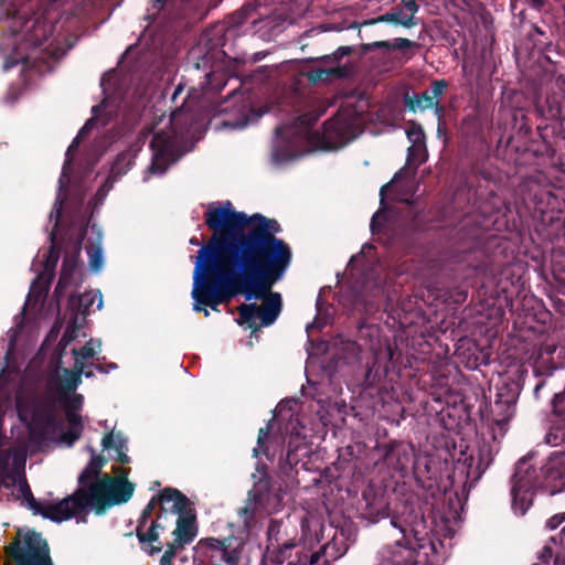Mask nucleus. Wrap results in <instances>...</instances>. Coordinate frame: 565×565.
Listing matches in <instances>:
<instances>
[{
	"label": "nucleus",
	"instance_id": "nucleus-1",
	"mask_svg": "<svg viewBox=\"0 0 565 565\" xmlns=\"http://www.w3.org/2000/svg\"><path fill=\"white\" fill-rule=\"evenodd\" d=\"M205 222L215 233L194 262L193 309L207 317L210 311L201 305L217 310L242 285L247 301L263 299V305H242L237 323L248 328L256 327L258 320L262 327L273 324L281 310V297L267 292L284 277L291 262L289 246L274 236L277 222L260 214L236 212L230 201L211 204Z\"/></svg>",
	"mask_w": 565,
	"mask_h": 565
},
{
	"label": "nucleus",
	"instance_id": "nucleus-2",
	"mask_svg": "<svg viewBox=\"0 0 565 565\" xmlns=\"http://www.w3.org/2000/svg\"><path fill=\"white\" fill-rule=\"evenodd\" d=\"M36 7L35 0H0L12 45V53L6 56L3 63L4 70L19 62L36 58L38 51L53 58H58L66 52L67 49L55 46L53 38V23L60 14L58 1L54 0L41 12L34 11Z\"/></svg>",
	"mask_w": 565,
	"mask_h": 565
},
{
	"label": "nucleus",
	"instance_id": "nucleus-3",
	"mask_svg": "<svg viewBox=\"0 0 565 565\" xmlns=\"http://www.w3.org/2000/svg\"><path fill=\"white\" fill-rule=\"evenodd\" d=\"M86 449L90 452V460L79 475L78 490L57 503L32 505L36 513L60 523L85 513L88 508L102 513L106 508L127 502L130 499L135 489L134 484L120 477L99 476L105 459L96 455L92 447L88 446Z\"/></svg>",
	"mask_w": 565,
	"mask_h": 565
},
{
	"label": "nucleus",
	"instance_id": "nucleus-4",
	"mask_svg": "<svg viewBox=\"0 0 565 565\" xmlns=\"http://www.w3.org/2000/svg\"><path fill=\"white\" fill-rule=\"evenodd\" d=\"M102 351V341L90 338L81 347H73L71 352L74 356V370L56 367L49 376L47 385L50 391L57 395L61 404L65 407L67 430L61 434L60 441L66 446H72L79 437L83 430V423L77 409L83 404V396L73 394L82 383V375L93 376L92 371H85L90 365V361Z\"/></svg>",
	"mask_w": 565,
	"mask_h": 565
},
{
	"label": "nucleus",
	"instance_id": "nucleus-5",
	"mask_svg": "<svg viewBox=\"0 0 565 565\" xmlns=\"http://www.w3.org/2000/svg\"><path fill=\"white\" fill-rule=\"evenodd\" d=\"M194 120L191 113L190 102L186 100L180 109L170 114L169 117L161 115L150 128L152 134L151 149L152 162L147 169L143 180L150 175H161L168 167L174 163L183 153L180 141L189 122Z\"/></svg>",
	"mask_w": 565,
	"mask_h": 565
},
{
	"label": "nucleus",
	"instance_id": "nucleus-6",
	"mask_svg": "<svg viewBox=\"0 0 565 565\" xmlns=\"http://www.w3.org/2000/svg\"><path fill=\"white\" fill-rule=\"evenodd\" d=\"M318 116L303 115L294 124L277 128L271 151V163L276 167L292 162L308 151L312 143V124Z\"/></svg>",
	"mask_w": 565,
	"mask_h": 565
},
{
	"label": "nucleus",
	"instance_id": "nucleus-7",
	"mask_svg": "<svg viewBox=\"0 0 565 565\" xmlns=\"http://www.w3.org/2000/svg\"><path fill=\"white\" fill-rule=\"evenodd\" d=\"M14 404L19 419L26 426L33 440L42 441L56 433L52 409L38 404L30 393L18 391Z\"/></svg>",
	"mask_w": 565,
	"mask_h": 565
},
{
	"label": "nucleus",
	"instance_id": "nucleus-8",
	"mask_svg": "<svg viewBox=\"0 0 565 565\" xmlns=\"http://www.w3.org/2000/svg\"><path fill=\"white\" fill-rule=\"evenodd\" d=\"M362 122L349 107L342 108L333 119L324 124L323 147L328 150L342 148L361 134Z\"/></svg>",
	"mask_w": 565,
	"mask_h": 565
},
{
	"label": "nucleus",
	"instance_id": "nucleus-9",
	"mask_svg": "<svg viewBox=\"0 0 565 565\" xmlns=\"http://www.w3.org/2000/svg\"><path fill=\"white\" fill-rule=\"evenodd\" d=\"M11 553L18 565H53L47 543L34 531H19Z\"/></svg>",
	"mask_w": 565,
	"mask_h": 565
},
{
	"label": "nucleus",
	"instance_id": "nucleus-10",
	"mask_svg": "<svg viewBox=\"0 0 565 565\" xmlns=\"http://www.w3.org/2000/svg\"><path fill=\"white\" fill-rule=\"evenodd\" d=\"M108 107V104L106 100H104L100 105L93 107V117L87 120V122L84 125V127L79 130L76 138L73 140L71 146L68 147L66 151V159L63 166L62 174L58 180V193L53 206L52 212L50 213V220L54 221V227L58 224V218L61 215V211L63 207V201H64V191L68 183V173H70V164L73 159V151L78 146L79 140L85 136V134L93 128L97 122H100L102 125H106L107 119H105L100 113L103 110H106Z\"/></svg>",
	"mask_w": 565,
	"mask_h": 565
},
{
	"label": "nucleus",
	"instance_id": "nucleus-11",
	"mask_svg": "<svg viewBox=\"0 0 565 565\" xmlns=\"http://www.w3.org/2000/svg\"><path fill=\"white\" fill-rule=\"evenodd\" d=\"M535 470L527 466L524 460L518 462L513 477L512 498L513 510L523 515L532 504Z\"/></svg>",
	"mask_w": 565,
	"mask_h": 565
},
{
	"label": "nucleus",
	"instance_id": "nucleus-12",
	"mask_svg": "<svg viewBox=\"0 0 565 565\" xmlns=\"http://www.w3.org/2000/svg\"><path fill=\"white\" fill-rule=\"evenodd\" d=\"M415 169L404 168L394 179L382 186L381 189V205L384 206L385 196L388 193H394L395 199L399 202L412 204L413 196L418 189V183L415 178Z\"/></svg>",
	"mask_w": 565,
	"mask_h": 565
},
{
	"label": "nucleus",
	"instance_id": "nucleus-13",
	"mask_svg": "<svg viewBox=\"0 0 565 565\" xmlns=\"http://www.w3.org/2000/svg\"><path fill=\"white\" fill-rule=\"evenodd\" d=\"M392 525L398 531L401 539L395 540L394 546L387 545L380 552L383 562L391 563L393 565H417V552L415 547L411 545L408 541L402 543L401 540H406L405 530L397 526L395 521H392Z\"/></svg>",
	"mask_w": 565,
	"mask_h": 565
},
{
	"label": "nucleus",
	"instance_id": "nucleus-14",
	"mask_svg": "<svg viewBox=\"0 0 565 565\" xmlns=\"http://www.w3.org/2000/svg\"><path fill=\"white\" fill-rule=\"evenodd\" d=\"M138 150L139 148L134 150L130 149L117 156V158L110 167L107 179L104 181V183L99 186L97 191L96 204L102 203L108 194V192L113 189L115 182L130 170Z\"/></svg>",
	"mask_w": 565,
	"mask_h": 565
},
{
	"label": "nucleus",
	"instance_id": "nucleus-15",
	"mask_svg": "<svg viewBox=\"0 0 565 565\" xmlns=\"http://www.w3.org/2000/svg\"><path fill=\"white\" fill-rule=\"evenodd\" d=\"M267 490V482L259 481L254 486V488L249 491V501L245 508L241 510V514L244 518V523L247 525L248 520L252 515L257 511L258 507L265 510L267 513H273L277 510L279 498L269 497V494H264L263 491Z\"/></svg>",
	"mask_w": 565,
	"mask_h": 565
},
{
	"label": "nucleus",
	"instance_id": "nucleus-16",
	"mask_svg": "<svg viewBox=\"0 0 565 565\" xmlns=\"http://www.w3.org/2000/svg\"><path fill=\"white\" fill-rule=\"evenodd\" d=\"M561 543L552 537L543 547L539 563L533 565H565V526L561 531Z\"/></svg>",
	"mask_w": 565,
	"mask_h": 565
},
{
	"label": "nucleus",
	"instance_id": "nucleus-17",
	"mask_svg": "<svg viewBox=\"0 0 565 565\" xmlns=\"http://www.w3.org/2000/svg\"><path fill=\"white\" fill-rule=\"evenodd\" d=\"M195 516L190 512L180 513L177 519V527L173 531L174 542L177 546L189 544L195 536Z\"/></svg>",
	"mask_w": 565,
	"mask_h": 565
},
{
	"label": "nucleus",
	"instance_id": "nucleus-18",
	"mask_svg": "<svg viewBox=\"0 0 565 565\" xmlns=\"http://www.w3.org/2000/svg\"><path fill=\"white\" fill-rule=\"evenodd\" d=\"M186 498L182 495L179 491L173 489H166L160 494V504L161 509L167 513H173L180 515V513L188 512L185 510L186 507Z\"/></svg>",
	"mask_w": 565,
	"mask_h": 565
},
{
	"label": "nucleus",
	"instance_id": "nucleus-19",
	"mask_svg": "<svg viewBox=\"0 0 565 565\" xmlns=\"http://www.w3.org/2000/svg\"><path fill=\"white\" fill-rule=\"evenodd\" d=\"M81 253V247H75V253L72 256H66L63 260L61 276L55 289V294L61 296L68 285L72 282L73 275L78 265V257Z\"/></svg>",
	"mask_w": 565,
	"mask_h": 565
},
{
	"label": "nucleus",
	"instance_id": "nucleus-20",
	"mask_svg": "<svg viewBox=\"0 0 565 565\" xmlns=\"http://www.w3.org/2000/svg\"><path fill=\"white\" fill-rule=\"evenodd\" d=\"M406 106L413 111L435 108L438 116L441 113L438 100H435V97L428 90L422 94H414L413 96L407 95Z\"/></svg>",
	"mask_w": 565,
	"mask_h": 565
},
{
	"label": "nucleus",
	"instance_id": "nucleus-21",
	"mask_svg": "<svg viewBox=\"0 0 565 565\" xmlns=\"http://www.w3.org/2000/svg\"><path fill=\"white\" fill-rule=\"evenodd\" d=\"M545 473L548 480H561L559 489L552 490L551 493L565 490V454L551 458L545 466Z\"/></svg>",
	"mask_w": 565,
	"mask_h": 565
},
{
	"label": "nucleus",
	"instance_id": "nucleus-22",
	"mask_svg": "<svg viewBox=\"0 0 565 565\" xmlns=\"http://www.w3.org/2000/svg\"><path fill=\"white\" fill-rule=\"evenodd\" d=\"M90 232L96 235V245H92L87 249L89 269L93 273H98L104 267V254L100 246L102 234L95 225L90 227Z\"/></svg>",
	"mask_w": 565,
	"mask_h": 565
},
{
	"label": "nucleus",
	"instance_id": "nucleus-23",
	"mask_svg": "<svg viewBox=\"0 0 565 565\" xmlns=\"http://www.w3.org/2000/svg\"><path fill=\"white\" fill-rule=\"evenodd\" d=\"M102 445L105 450L113 449L118 461L128 462L126 440L120 434L110 433L106 435Z\"/></svg>",
	"mask_w": 565,
	"mask_h": 565
},
{
	"label": "nucleus",
	"instance_id": "nucleus-24",
	"mask_svg": "<svg viewBox=\"0 0 565 565\" xmlns=\"http://www.w3.org/2000/svg\"><path fill=\"white\" fill-rule=\"evenodd\" d=\"M377 22H391V23L399 24V25L407 26V28H409L414 24V23H412V21L408 19V17L405 14L403 9H401V8H395L393 10H391L390 12H387L376 19L371 20L369 23L373 24V23H377Z\"/></svg>",
	"mask_w": 565,
	"mask_h": 565
},
{
	"label": "nucleus",
	"instance_id": "nucleus-25",
	"mask_svg": "<svg viewBox=\"0 0 565 565\" xmlns=\"http://www.w3.org/2000/svg\"><path fill=\"white\" fill-rule=\"evenodd\" d=\"M428 158L427 149H426V142H419L413 143L408 148V156H407V167L412 169V166H415V169L424 163Z\"/></svg>",
	"mask_w": 565,
	"mask_h": 565
},
{
	"label": "nucleus",
	"instance_id": "nucleus-26",
	"mask_svg": "<svg viewBox=\"0 0 565 565\" xmlns=\"http://www.w3.org/2000/svg\"><path fill=\"white\" fill-rule=\"evenodd\" d=\"M81 308H83V315H86L90 311L93 305L96 302V309L100 310L103 308V295L100 290H90L84 292L78 299Z\"/></svg>",
	"mask_w": 565,
	"mask_h": 565
},
{
	"label": "nucleus",
	"instance_id": "nucleus-27",
	"mask_svg": "<svg viewBox=\"0 0 565 565\" xmlns=\"http://www.w3.org/2000/svg\"><path fill=\"white\" fill-rule=\"evenodd\" d=\"M84 320V317L81 320L76 317L68 323L58 343V347L61 349H65L71 342L75 341L78 338L79 329L83 327Z\"/></svg>",
	"mask_w": 565,
	"mask_h": 565
},
{
	"label": "nucleus",
	"instance_id": "nucleus-28",
	"mask_svg": "<svg viewBox=\"0 0 565 565\" xmlns=\"http://www.w3.org/2000/svg\"><path fill=\"white\" fill-rule=\"evenodd\" d=\"M345 75H347V71L341 66H337V67L331 66L328 68L318 67L310 72L309 78L312 82H318V81H322L329 76L342 77Z\"/></svg>",
	"mask_w": 565,
	"mask_h": 565
},
{
	"label": "nucleus",
	"instance_id": "nucleus-29",
	"mask_svg": "<svg viewBox=\"0 0 565 565\" xmlns=\"http://www.w3.org/2000/svg\"><path fill=\"white\" fill-rule=\"evenodd\" d=\"M414 45H415V43L412 42L411 40L397 38V39H394L392 42H390V41L374 42L372 44V47L405 51V50L413 47Z\"/></svg>",
	"mask_w": 565,
	"mask_h": 565
},
{
	"label": "nucleus",
	"instance_id": "nucleus-30",
	"mask_svg": "<svg viewBox=\"0 0 565 565\" xmlns=\"http://www.w3.org/2000/svg\"><path fill=\"white\" fill-rule=\"evenodd\" d=\"M161 525L158 523H152L151 526L143 531L142 529H138V537L140 542L142 543H152L156 542L159 537L158 529H160Z\"/></svg>",
	"mask_w": 565,
	"mask_h": 565
},
{
	"label": "nucleus",
	"instance_id": "nucleus-31",
	"mask_svg": "<svg viewBox=\"0 0 565 565\" xmlns=\"http://www.w3.org/2000/svg\"><path fill=\"white\" fill-rule=\"evenodd\" d=\"M406 135H407V138H408L411 145H413V143L419 145V142H425V134H424L422 126H419V125L412 124L407 128Z\"/></svg>",
	"mask_w": 565,
	"mask_h": 565
},
{
	"label": "nucleus",
	"instance_id": "nucleus-32",
	"mask_svg": "<svg viewBox=\"0 0 565 565\" xmlns=\"http://www.w3.org/2000/svg\"><path fill=\"white\" fill-rule=\"evenodd\" d=\"M384 221H385V213H384V209L382 207V210L377 211L371 220V231L373 233L381 231Z\"/></svg>",
	"mask_w": 565,
	"mask_h": 565
},
{
	"label": "nucleus",
	"instance_id": "nucleus-33",
	"mask_svg": "<svg viewBox=\"0 0 565 565\" xmlns=\"http://www.w3.org/2000/svg\"><path fill=\"white\" fill-rule=\"evenodd\" d=\"M295 546L296 544L292 542L285 543L276 553L274 558L275 562L278 564H282L287 557V553H289Z\"/></svg>",
	"mask_w": 565,
	"mask_h": 565
},
{
	"label": "nucleus",
	"instance_id": "nucleus-34",
	"mask_svg": "<svg viewBox=\"0 0 565 565\" xmlns=\"http://www.w3.org/2000/svg\"><path fill=\"white\" fill-rule=\"evenodd\" d=\"M413 22L414 15L418 11V6L415 0H403V7L401 8Z\"/></svg>",
	"mask_w": 565,
	"mask_h": 565
},
{
	"label": "nucleus",
	"instance_id": "nucleus-35",
	"mask_svg": "<svg viewBox=\"0 0 565 565\" xmlns=\"http://www.w3.org/2000/svg\"><path fill=\"white\" fill-rule=\"evenodd\" d=\"M446 87L447 83L445 81H436L431 84V87L428 92L430 93L431 96L435 97V100H438V97L443 95Z\"/></svg>",
	"mask_w": 565,
	"mask_h": 565
},
{
	"label": "nucleus",
	"instance_id": "nucleus-36",
	"mask_svg": "<svg viewBox=\"0 0 565 565\" xmlns=\"http://www.w3.org/2000/svg\"><path fill=\"white\" fill-rule=\"evenodd\" d=\"M57 258L58 257H57L56 252L54 250V246H52L50 252H49V257H47V259L45 262V265H44V271H46V273L53 271V269L56 266Z\"/></svg>",
	"mask_w": 565,
	"mask_h": 565
},
{
	"label": "nucleus",
	"instance_id": "nucleus-37",
	"mask_svg": "<svg viewBox=\"0 0 565 565\" xmlns=\"http://www.w3.org/2000/svg\"><path fill=\"white\" fill-rule=\"evenodd\" d=\"M270 427L267 425L265 428H260L258 433L257 447L254 448V455L257 456L258 451L263 445V443L267 439L269 435Z\"/></svg>",
	"mask_w": 565,
	"mask_h": 565
},
{
	"label": "nucleus",
	"instance_id": "nucleus-38",
	"mask_svg": "<svg viewBox=\"0 0 565 565\" xmlns=\"http://www.w3.org/2000/svg\"><path fill=\"white\" fill-rule=\"evenodd\" d=\"M174 544L170 545V548L164 552L161 556L159 565H172V558L174 557Z\"/></svg>",
	"mask_w": 565,
	"mask_h": 565
},
{
	"label": "nucleus",
	"instance_id": "nucleus-39",
	"mask_svg": "<svg viewBox=\"0 0 565 565\" xmlns=\"http://www.w3.org/2000/svg\"><path fill=\"white\" fill-rule=\"evenodd\" d=\"M563 522H565V513L555 514L547 521V527L554 530L557 526H559Z\"/></svg>",
	"mask_w": 565,
	"mask_h": 565
},
{
	"label": "nucleus",
	"instance_id": "nucleus-40",
	"mask_svg": "<svg viewBox=\"0 0 565 565\" xmlns=\"http://www.w3.org/2000/svg\"><path fill=\"white\" fill-rule=\"evenodd\" d=\"M319 558H320L319 553H312L310 556L305 555L303 557H299L298 564L299 565H306V564L313 565L319 561Z\"/></svg>",
	"mask_w": 565,
	"mask_h": 565
},
{
	"label": "nucleus",
	"instance_id": "nucleus-41",
	"mask_svg": "<svg viewBox=\"0 0 565 565\" xmlns=\"http://www.w3.org/2000/svg\"><path fill=\"white\" fill-rule=\"evenodd\" d=\"M226 127H230V128H245L247 125H248V120L247 119H244L242 121H238V122H235V124H232V122H225L224 124Z\"/></svg>",
	"mask_w": 565,
	"mask_h": 565
},
{
	"label": "nucleus",
	"instance_id": "nucleus-42",
	"mask_svg": "<svg viewBox=\"0 0 565 565\" xmlns=\"http://www.w3.org/2000/svg\"><path fill=\"white\" fill-rule=\"evenodd\" d=\"M350 49L349 47H340L334 54H333V57L332 60H338L339 57L341 56H344L349 53Z\"/></svg>",
	"mask_w": 565,
	"mask_h": 565
},
{
	"label": "nucleus",
	"instance_id": "nucleus-43",
	"mask_svg": "<svg viewBox=\"0 0 565 565\" xmlns=\"http://www.w3.org/2000/svg\"><path fill=\"white\" fill-rule=\"evenodd\" d=\"M181 92H182V86H181V85H179V86L175 88V90H174V93H173V95H172V99H175V97H177Z\"/></svg>",
	"mask_w": 565,
	"mask_h": 565
},
{
	"label": "nucleus",
	"instance_id": "nucleus-44",
	"mask_svg": "<svg viewBox=\"0 0 565 565\" xmlns=\"http://www.w3.org/2000/svg\"><path fill=\"white\" fill-rule=\"evenodd\" d=\"M161 550V547H151L149 553L152 554L154 552H159Z\"/></svg>",
	"mask_w": 565,
	"mask_h": 565
},
{
	"label": "nucleus",
	"instance_id": "nucleus-45",
	"mask_svg": "<svg viewBox=\"0 0 565 565\" xmlns=\"http://www.w3.org/2000/svg\"><path fill=\"white\" fill-rule=\"evenodd\" d=\"M190 243L193 244V245H199L200 244L199 241L196 238H194V237L190 239Z\"/></svg>",
	"mask_w": 565,
	"mask_h": 565
},
{
	"label": "nucleus",
	"instance_id": "nucleus-46",
	"mask_svg": "<svg viewBox=\"0 0 565 565\" xmlns=\"http://www.w3.org/2000/svg\"><path fill=\"white\" fill-rule=\"evenodd\" d=\"M294 430H295V435L298 437L300 436V433L298 430H296V428L294 427L292 430H291V435L294 434Z\"/></svg>",
	"mask_w": 565,
	"mask_h": 565
},
{
	"label": "nucleus",
	"instance_id": "nucleus-47",
	"mask_svg": "<svg viewBox=\"0 0 565 565\" xmlns=\"http://www.w3.org/2000/svg\"><path fill=\"white\" fill-rule=\"evenodd\" d=\"M562 397H563L562 395H556V396H555V398H554V404H556V402H557L558 399H561Z\"/></svg>",
	"mask_w": 565,
	"mask_h": 565
},
{
	"label": "nucleus",
	"instance_id": "nucleus-48",
	"mask_svg": "<svg viewBox=\"0 0 565 565\" xmlns=\"http://www.w3.org/2000/svg\"><path fill=\"white\" fill-rule=\"evenodd\" d=\"M54 236H55V234H54V232L52 231V232H51V234H50V239H51L52 242L54 241Z\"/></svg>",
	"mask_w": 565,
	"mask_h": 565
},
{
	"label": "nucleus",
	"instance_id": "nucleus-49",
	"mask_svg": "<svg viewBox=\"0 0 565 565\" xmlns=\"http://www.w3.org/2000/svg\"><path fill=\"white\" fill-rule=\"evenodd\" d=\"M97 370H98L99 372H105V370H104V369H103V366H100V365H98V366H97Z\"/></svg>",
	"mask_w": 565,
	"mask_h": 565
},
{
	"label": "nucleus",
	"instance_id": "nucleus-50",
	"mask_svg": "<svg viewBox=\"0 0 565 565\" xmlns=\"http://www.w3.org/2000/svg\"><path fill=\"white\" fill-rule=\"evenodd\" d=\"M14 341H15L14 339H10V347H11V348L13 347V342H14Z\"/></svg>",
	"mask_w": 565,
	"mask_h": 565
},
{
	"label": "nucleus",
	"instance_id": "nucleus-51",
	"mask_svg": "<svg viewBox=\"0 0 565 565\" xmlns=\"http://www.w3.org/2000/svg\"><path fill=\"white\" fill-rule=\"evenodd\" d=\"M113 369H116V365H115V364H111V365L109 366V370H113Z\"/></svg>",
	"mask_w": 565,
	"mask_h": 565
},
{
	"label": "nucleus",
	"instance_id": "nucleus-52",
	"mask_svg": "<svg viewBox=\"0 0 565 565\" xmlns=\"http://www.w3.org/2000/svg\"><path fill=\"white\" fill-rule=\"evenodd\" d=\"M113 369H116V365H115V364H111V365L109 366V370H113Z\"/></svg>",
	"mask_w": 565,
	"mask_h": 565
},
{
	"label": "nucleus",
	"instance_id": "nucleus-53",
	"mask_svg": "<svg viewBox=\"0 0 565 565\" xmlns=\"http://www.w3.org/2000/svg\"><path fill=\"white\" fill-rule=\"evenodd\" d=\"M288 458H289V460H292V458H291V451H289V452H288Z\"/></svg>",
	"mask_w": 565,
	"mask_h": 565
},
{
	"label": "nucleus",
	"instance_id": "nucleus-54",
	"mask_svg": "<svg viewBox=\"0 0 565 565\" xmlns=\"http://www.w3.org/2000/svg\"><path fill=\"white\" fill-rule=\"evenodd\" d=\"M166 0H157L158 3H163Z\"/></svg>",
	"mask_w": 565,
	"mask_h": 565
},
{
	"label": "nucleus",
	"instance_id": "nucleus-55",
	"mask_svg": "<svg viewBox=\"0 0 565 565\" xmlns=\"http://www.w3.org/2000/svg\"><path fill=\"white\" fill-rule=\"evenodd\" d=\"M160 520H161V516H158V518H157V521H160ZM156 523H158V524H159V522H156Z\"/></svg>",
	"mask_w": 565,
	"mask_h": 565
},
{
	"label": "nucleus",
	"instance_id": "nucleus-56",
	"mask_svg": "<svg viewBox=\"0 0 565 565\" xmlns=\"http://www.w3.org/2000/svg\"><path fill=\"white\" fill-rule=\"evenodd\" d=\"M160 520H161V516H158V518H157V521H160ZM156 523H158V524H159V522H156Z\"/></svg>",
	"mask_w": 565,
	"mask_h": 565
},
{
	"label": "nucleus",
	"instance_id": "nucleus-57",
	"mask_svg": "<svg viewBox=\"0 0 565 565\" xmlns=\"http://www.w3.org/2000/svg\"><path fill=\"white\" fill-rule=\"evenodd\" d=\"M288 565H297V564H295L294 562H289Z\"/></svg>",
	"mask_w": 565,
	"mask_h": 565
}]
</instances>
